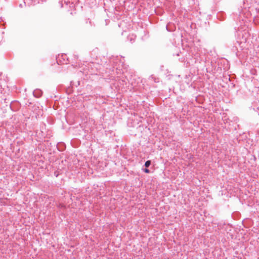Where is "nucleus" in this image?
<instances>
[{
    "instance_id": "f257e3e1",
    "label": "nucleus",
    "mask_w": 259,
    "mask_h": 259,
    "mask_svg": "<svg viewBox=\"0 0 259 259\" xmlns=\"http://www.w3.org/2000/svg\"><path fill=\"white\" fill-rule=\"evenodd\" d=\"M33 94L34 97L39 98L41 96L42 92L39 89H36L33 91Z\"/></svg>"
},
{
    "instance_id": "f03ea898",
    "label": "nucleus",
    "mask_w": 259,
    "mask_h": 259,
    "mask_svg": "<svg viewBox=\"0 0 259 259\" xmlns=\"http://www.w3.org/2000/svg\"><path fill=\"white\" fill-rule=\"evenodd\" d=\"M151 164V161L150 160H147L145 163V166L146 167H148Z\"/></svg>"
},
{
    "instance_id": "20e7f679",
    "label": "nucleus",
    "mask_w": 259,
    "mask_h": 259,
    "mask_svg": "<svg viewBox=\"0 0 259 259\" xmlns=\"http://www.w3.org/2000/svg\"><path fill=\"white\" fill-rule=\"evenodd\" d=\"M59 4H60V5L61 7V8H62V7H63V3H62V1H60V2H59Z\"/></svg>"
},
{
    "instance_id": "7ed1b4c3",
    "label": "nucleus",
    "mask_w": 259,
    "mask_h": 259,
    "mask_svg": "<svg viewBox=\"0 0 259 259\" xmlns=\"http://www.w3.org/2000/svg\"><path fill=\"white\" fill-rule=\"evenodd\" d=\"M143 171H144L145 172L147 173V174H148V173H149V172H150V170H149V169H148V168H145V169H143Z\"/></svg>"
}]
</instances>
